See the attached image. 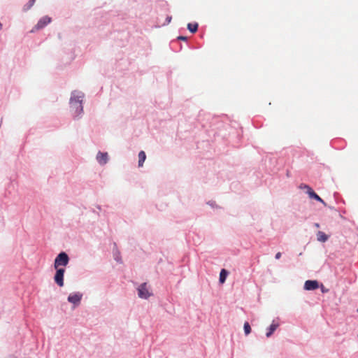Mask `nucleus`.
Returning a JSON list of instances; mask_svg holds the SVG:
<instances>
[{
	"instance_id": "1",
	"label": "nucleus",
	"mask_w": 358,
	"mask_h": 358,
	"mask_svg": "<svg viewBox=\"0 0 358 358\" xmlns=\"http://www.w3.org/2000/svg\"><path fill=\"white\" fill-rule=\"evenodd\" d=\"M84 97L83 93L80 92H73L70 99L71 108L74 110L76 115H78L83 112V99Z\"/></svg>"
},
{
	"instance_id": "2",
	"label": "nucleus",
	"mask_w": 358,
	"mask_h": 358,
	"mask_svg": "<svg viewBox=\"0 0 358 358\" xmlns=\"http://www.w3.org/2000/svg\"><path fill=\"white\" fill-rule=\"evenodd\" d=\"M69 256L67 255V254H66L65 252H62L61 253H59L55 260V263H54V266H55V268H61L60 266H65L68 264L69 263Z\"/></svg>"
},
{
	"instance_id": "3",
	"label": "nucleus",
	"mask_w": 358,
	"mask_h": 358,
	"mask_svg": "<svg viewBox=\"0 0 358 358\" xmlns=\"http://www.w3.org/2000/svg\"><path fill=\"white\" fill-rule=\"evenodd\" d=\"M299 188L302 189H306V193L309 195L310 198L314 199L322 203H324V201L313 190L310 186L306 184H301L299 185Z\"/></svg>"
},
{
	"instance_id": "4",
	"label": "nucleus",
	"mask_w": 358,
	"mask_h": 358,
	"mask_svg": "<svg viewBox=\"0 0 358 358\" xmlns=\"http://www.w3.org/2000/svg\"><path fill=\"white\" fill-rule=\"evenodd\" d=\"M57 270L56 273L55 275L54 279L55 282L59 287L64 286V274L65 272L64 268H55Z\"/></svg>"
},
{
	"instance_id": "5",
	"label": "nucleus",
	"mask_w": 358,
	"mask_h": 358,
	"mask_svg": "<svg viewBox=\"0 0 358 358\" xmlns=\"http://www.w3.org/2000/svg\"><path fill=\"white\" fill-rule=\"evenodd\" d=\"M138 296L142 299H148L151 295V293L149 292L147 287V284L145 282L141 284L138 288Z\"/></svg>"
},
{
	"instance_id": "6",
	"label": "nucleus",
	"mask_w": 358,
	"mask_h": 358,
	"mask_svg": "<svg viewBox=\"0 0 358 358\" xmlns=\"http://www.w3.org/2000/svg\"><path fill=\"white\" fill-rule=\"evenodd\" d=\"M51 22V18L48 16H44L39 20L38 23L34 27V29L38 30L43 29L47 24H48Z\"/></svg>"
},
{
	"instance_id": "7",
	"label": "nucleus",
	"mask_w": 358,
	"mask_h": 358,
	"mask_svg": "<svg viewBox=\"0 0 358 358\" xmlns=\"http://www.w3.org/2000/svg\"><path fill=\"white\" fill-rule=\"evenodd\" d=\"M319 287L317 280H306L304 284V289L306 290H315Z\"/></svg>"
},
{
	"instance_id": "8",
	"label": "nucleus",
	"mask_w": 358,
	"mask_h": 358,
	"mask_svg": "<svg viewBox=\"0 0 358 358\" xmlns=\"http://www.w3.org/2000/svg\"><path fill=\"white\" fill-rule=\"evenodd\" d=\"M96 159L100 164H106L108 162V153L99 152L96 155Z\"/></svg>"
},
{
	"instance_id": "9",
	"label": "nucleus",
	"mask_w": 358,
	"mask_h": 358,
	"mask_svg": "<svg viewBox=\"0 0 358 358\" xmlns=\"http://www.w3.org/2000/svg\"><path fill=\"white\" fill-rule=\"evenodd\" d=\"M82 298V295L79 294H71L68 297V301L73 304H78L80 303Z\"/></svg>"
},
{
	"instance_id": "10",
	"label": "nucleus",
	"mask_w": 358,
	"mask_h": 358,
	"mask_svg": "<svg viewBox=\"0 0 358 358\" xmlns=\"http://www.w3.org/2000/svg\"><path fill=\"white\" fill-rule=\"evenodd\" d=\"M278 326H279V324L275 323L273 321V323L270 325V327L268 328V331L266 333V336L270 337L273 334V333L275 331V329L278 327Z\"/></svg>"
},
{
	"instance_id": "11",
	"label": "nucleus",
	"mask_w": 358,
	"mask_h": 358,
	"mask_svg": "<svg viewBox=\"0 0 358 358\" xmlns=\"http://www.w3.org/2000/svg\"><path fill=\"white\" fill-rule=\"evenodd\" d=\"M317 239L318 241L324 243L328 240V236L323 231H319L317 234Z\"/></svg>"
},
{
	"instance_id": "12",
	"label": "nucleus",
	"mask_w": 358,
	"mask_h": 358,
	"mask_svg": "<svg viewBox=\"0 0 358 358\" xmlns=\"http://www.w3.org/2000/svg\"><path fill=\"white\" fill-rule=\"evenodd\" d=\"M146 159V155L144 151H141L138 153V166L141 167Z\"/></svg>"
},
{
	"instance_id": "13",
	"label": "nucleus",
	"mask_w": 358,
	"mask_h": 358,
	"mask_svg": "<svg viewBox=\"0 0 358 358\" xmlns=\"http://www.w3.org/2000/svg\"><path fill=\"white\" fill-rule=\"evenodd\" d=\"M228 275V272L225 269H222L220 273V283H224L226 280L227 276Z\"/></svg>"
},
{
	"instance_id": "14",
	"label": "nucleus",
	"mask_w": 358,
	"mask_h": 358,
	"mask_svg": "<svg viewBox=\"0 0 358 358\" xmlns=\"http://www.w3.org/2000/svg\"><path fill=\"white\" fill-rule=\"evenodd\" d=\"M187 29L192 33H195L198 29V24L197 23H189L187 24Z\"/></svg>"
},
{
	"instance_id": "15",
	"label": "nucleus",
	"mask_w": 358,
	"mask_h": 358,
	"mask_svg": "<svg viewBox=\"0 0 358 358\" xmlns=\"http://www.w3.org/2000/svg\"><path fill=\"white\" fill-rule=\"evenodd\" d=\"M244 331L246 335H248L251 332V327L250 325L248 322H245L244 323Z\"/></svg>"
},
{
	"instance_id": "16",
	"label": "nucleus",
	"mask_w": 358,
	"mask_h": 358,
	"mask_svg": "<svg viewBox=\"0 0 358 358\" xmlns=\"http://www.w3.org/2000/svg\"><path fill=\"white\" fill-rule=\"evenodd\" d=\"M35 1L36 0H29L27 6V9L30 8L34 4Z\"/></svg>"
},
{
	"instance_id": "17",
	"label": "nucleus",
	"mask_w": 358,
	"mask_h": 358,
	"mask_svg": "<svg viewBox=\"0 0 358 358\" xmlns=\"http://www.w3.org/2000/svg\"><path fill=\"white\" fill-rule=\"evenodd\" d=\"M280 257H281V252H279L276 253L275 257L276 259H279L280 258Z\"/></svg>"
},
{
	"instance_id": "18",
	"label": "nucleus",
	"mask_w": 358,
	"mask_h": 358,
	"mask_svg": "<svg viewBox=\"0 0 358 358\" xmlns=\"http://www.w3.org/2000/svg\"><path fill=\"white\" fill-rule=\"evenodd\" d=\"M186 38H186L185 36H179V37H178V39H180V40H183V41L186 40Z\"/></svg>"
},
{
	"instance_id": "19",
	"label": "nucleus",
	"mask_w": 358,
	"mask_h": 358,
	"mask_svg": "<svg viewBox=\"0 0 358 358\" xmlns=\"http://www.w3.org/2000/svg\"><path fill=\"white\" fill-rule=\"evenodd\" d=\"M167 20H168V22H170L171 20V17H168Z\"/></svg>"
},
{
	"instance_id": "20",
	"label": "nucleus",
	"mask_w": 358,
	"mask_h": 358,
	"mask_svg": "<svg viewBox=\"0 0 358 358\" xmlns=\"http://www.w3.org/2000/svg\"><path fill=\"white\" fill-rule=\"evenodd\" d=\"M2 29V24L0 22V30Z\"/></svg>"
},
{
	"instance_id": "21",
	"label": "nucleus",
	"mask_w": 358,
	"mask_h": 358,
	"mask_svg": "<svg viewBox=\"0 0 358 358\" xmlns=\"http://www.w3.org/2000/svg\"><path fill=\"white\" fill-rule=\"evenodd\" d=\"M315 227H320L319 224H317H317H315Z\"/></svg>"
},
{
	"instance_id": "22",
	"label": "nucleus",
	"mask_w": 358,
	"mask_h": 358,
	"mask_svg": "<svg viewBox=\"0 0 358 358\" xmlns=\"http://www.w3.org/2000/svg\"><path fill=\"white\" fill-rule=\"evenodd\" d=\"M322 292H326V291H325V289H324L323 287H322Z\"/></svg>"
},
{
	"instance_id": "23",
	"label": "nucleus",
	"mask_w": 358,
	"mask_h": 358,
	"mask_svg": "<svg viewBox=\"0 0 358 358\" xmlns=\"http://www.w3.org/2000/svg\"><path fill=\"white\" fill-rule=\"evenodd\" d=\"M357 312H358V308H357Z\"/></svg>"
}]
</instances>
